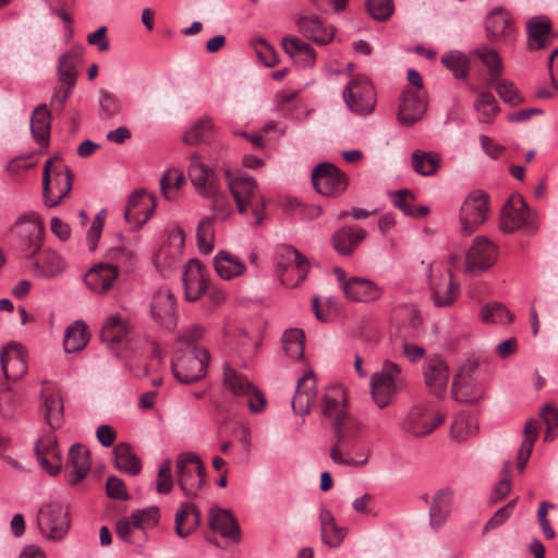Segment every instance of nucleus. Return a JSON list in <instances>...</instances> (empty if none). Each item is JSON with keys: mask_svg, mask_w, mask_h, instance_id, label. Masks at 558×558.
Segmentation results:
<instances>
[{"mask_svg": "<svg viewBox=\"0 0 558 558\" xmlns=\"http://www.w3.org/2000/svg\"><path fill=\"white\" fill-rule=\"evenodd\" d=\"M347 396L341 386L328 388L322 403L323 415L330 420L336 440L345 447H353L363 424L347 411Z\"/></svg>", "mask_w": 558, "mask_h": 558, "instance_id": "1", "label": "nucleus"}, {"mask_svg": "<svg viewBox=\"0 0 558 558\" xmlns=\"http://www.w3.org/2000/svg\"><path fill=\"white\" fill-rule=\"evenodd\" d=\"M404 387L402 369L391 361L384 362L381 369L374 373L371 378L372 396L379 409L387 407L393 396Z\"/></svg>", "mask_w": 558, "mask_h": 558, "instance_id": "2", "label": "nucleus"}, {"mask_svg": "<svg viewBox=\"0 0 558 558\" xmlns=\"http://www.w3.org/2000/svg\"><path fill=\"white\" fill-rule=\"evenodd\" d=\"M500 229L506 233L521 229L527 234H535L538 230L537 215L529 208L523 197L513 195L502 207Z\"/></svg>", "mask_w": 558, "mask_h": 558, "instance_id": "3", "label": "nucleus"}, {"mask_svg": "<svg viewBox=\"0 0 558 558\" xmlns=\"http://www.w3.org/2000/svg\"><path fill=\"white\" fill-rule=\"evenodd\" d=\"M177 483L183 494L194 498L205 485V468L201 458L193 452L180 453L175 463Z\"/></svg>", "mask_w": 558, "mask_h": 558, "instance_id": "4", "label": "nucleus"}, {"mask_svg": "<svg viewBox=\"0 0 558 558\" xmlns=\"http://www.w3.org/2000/svg\"><path fill=\"white\" fill-rule=\"evenodd\" d=\"M209 353L201 347H187L171 368L174 377L182 384H191L202 379L207 373Z\"/></svg>", "mask_w": 558, "mask_h": 558, "instance_id": "5", "label": "nucleus"}, {"mask_svg": "<svg viewBox=\"0 0 558 558\" xmlns=\"http://www.w3.org/2000/svg\"><path fill=\"white\" fill-rule=\"evenodd\" d=\"M52 161L48 159L44 166L43 195L48 207H54L71 192L73 172L64 166L51 170Z\"/></svg>", "mask_w": 558, "mask_h": 558, "instance_id": "6", "label": "nucleus"}, {"mask_svg": "<svg viewBox=\"0 0 558 558\" xmlns=\"http://www.w3.org/2000/svg\"><path fill=\"white\" fill-rule=\"evenodd\" d=\"M342 97L348 108L355 114L367 116L375 110L376 93L365 76L351 78L342 92Z\"/></svg>", "mask_w": 558, "mask_h": 558, "instance_id": "7", "label": "nucleus"}, {"mask_svg": "<svg viewBox=\"0 0 558 558\" xmlns=\"http://www.w3.org/2000/svg\"><path fill=\"white\" fill-rule=\"evenodd\" d=\"M225 387L236 397H246L247 404L252 412L258 413L264 410L266 399L260 390L251 383L244 375L238 373L231 367H226L223 372Z\"/></svg>", "mask_w": 558, "mask_h": 558, "instance_id": "8", "label": "nucleus"}, {"mask_svg": "<svg viewBox=\"0 0 558 558\" xmlns=\"http://www.w3.org/2000/svg\"><path fill=\"white\" fill-rule=\"evenodd\" d=\"M313 186L324 196L343 193L348 186V177L330 162H322L312 171Z\"/></svg>", "mask_w": 558, "mask_h": 558, "instance_id": "9", "label": "nucleus"}, {"mask_svg": "<svg viewBox=\"0 0 558 558\" xmlns=\"http://www.w3.org/2000/svg\"><path fill=\"white\" fill-rule=\"evenodd\" d=\"M43 225L35 214L25 215L17 219L13 232L17 245L27 256H33L39 251L43 238Z\"/></svg>", "mask_w": 558, "mask_h": 558, "instance_id": "10", "label": "nucleus"}, {"mask_svg": "<svg viewBox=\"0 0 558 558\" xmlns=\"http://www.w3.org/2000/svg\"><path fill=\"white\" fill-rule=\"evenodd\" d=\"M444 421L442 413H429L424 405L417 404L409 410L401 423V428L414 437H424L441 425Z\"/></svg>", "mask_w": 558, "mask_h": 558, "instance_id": "11", "label": "nucleus"}, {"mask_svg": "<svg viewBox=\"0 0 558 558\" xmlns=\"http://www.w3.org/2000/svg\"><path fill=\"white\" fill-rule=\"evenodd\" d=\"M488 213V195L476 191L471 193L463 202L460 210V221L462 232L473 233L482 225Z\"/></svg>", "mask_w": 558, "mask_h": 558, "instance_id": "12", "label": "nucleus"}, {"mask_svg": "<svg viewBox=\"0 0 558 558\" xmlns=\"http://www.w3.org/2000/svg\"><path fill=\"white\" fill-rule=\"evenodd\" d=\"M39 527L49 531L48 538L61 541L70 529L68 509L61 504L52 502L39 510Z\"/></svg>", "mask_w": 558, "mask_h": 558, "instance_id": "13", "label": "nucleus"}, {"mask_svg": "<svg viewBox=\"0 0 558 558\" xmlns=\"http://www.w3.org/2000/svg\"><path fill=\"white\" fill-rule=\"evenodd\" d=\"M427 110V100L424 92L407 87L400 96L398 121L404 126H411L418 122Z\"/></svg>", "mask_w": 558, "mask_h": 558, "instance_id": "14", "label": "nucleus"}, {"mask_svg": "<svg viewBox=\"0 0 558 558\" xmlns=\"http://www.w3.org/2000/svg\"><path fill=\"white\" fill-rule=\"evenodd\" d=\"M226 177L229 190L236 203L238 211L244 214L248 209V204H252L256 198L257 183L252 177L242 172L233 175L227 170Z\"/></svg>", "mask_w": 558, "mask_h": 558, "instance_id": "15", "label": "nucleus"}, {"mask_svg": "<svg viewBox=\"0 0 558 558\" xmlns=\"http://www.w3.org/2000/svg\"><path fill=\"white\" fill-rule=\"evenodd\" d=\"M496 259L495 244L485 236H476L466 253L465 271L486 270L495 264Z\"/></svg>", "mask_w": 558, "mask_h": 558, "instance_id": "16", "label": "nucleus"}, {"mask_svg": "<svg viewBox=\"0 0 558 558\" xmlns=\"http://www.w3.org/2000/svg\"><path fill=\"white\" fill-rule=\"evenodd\" d=\"M424 381L428 390L436 397L446 393L449 381V367L447 362L439 355L427 359L423 366Z\"/></svg>", "mask_w": 558, "mask_h": 558, "instance_id": "17", "label": "nucleus"}, {"mask_svg": "<svg viewBox=\"0 0 558 558\" xmlns=\"http://www.w3.org/2000/svg\"><path fill=\"white\" fill-rule=\"evenodd\" d=\"M185 299L187 301H197L208 289V271L204 264L198 259H191L183 275Z\"/></svg>", "mask_w": 558, "mask_h": 558, "instance_id": "18", "label": "nucleus"}, {"mask_svg": "<svg viewBox=\"0 0 558 558\" xmlns=\"http://www.w3.org/2000/svg\"><path fill=\"white\" fill-rule=\"evenodd\" d=\"M189 178L196 192L204 197L213 196L218 191L217 175L197 155L191 157Z\"/></svg>", "mask_w": 558, "mask_h": 558, "instance_id": "19", "label": "nucleus"}, {"mask_svg": "<svg viewBox=\"0 0 558 558\" xmlns=\"http://www.w3.org/2000/svg\"><path fill=\"white\" fill-rule=\"evenodd\" d=\"M475 366L462 368L453 378L451 392L459 402L472 403L483 398V387L473 376Z\"/></svg>", "mask_w": 558, "mask_h": 558, "instance_id": "20", "label": "nucleus"}, {"mask_svg": "<svg viewBox=\"0 0 558 558\" xmlns=\"http://www.w3.org/2000/svg\"><path fill=\"white\" fill-rule=\"evenodd\" d=\"M156 207L153 195L146 194L145 190H136L129 197L124 209V218L126 221L142 227L149 219Z\"/></svg>", "mask_w": 558, "mask_h": 558, "instance_id": "21", "label": "nucleus"}, {"mask_svg": "<svg viewBox=\"0 0 558 558\" xmlns=\"http://www.w3.org/2000/svg\"><path fill=\"white\" fill-rule=\"evenodd\" d=\"M391 319L402 338H415L420 335L422 317L413 304H399L393 307Z\"/></svg>", "mask_w": 558, "mask_h": 558, "instance_id": "22", "label": "nucleus"}, {"mask_svg": "<svg viewBox=\"0 0 558 558\" xmlns=\"http://www.w3.org/2000/svg\"><path fill=\"white\" fill-rule=\"evenodd\" d=\"M0 362L7 379L19 380L27 372L24 348L15 342L4 347L0 354Z\"/></svg>", "mask_w": 558, "mask_h": 558, "instance_id": "23", "label": "nucleus"}, {"mask_svg": "<svg viewBox=\"0 0 558 558\" xmlns=\"http://www.w3.org/2000/svg\"><path fill=\"white\" fill-rule=\"evenodd\" d=\"M119 276V269L111 264L100 263L92 267L84 276L86 287L94 293L108 292Z\"/></svg>", "mask_w": 558, "mask_h": 558, "instance_id": "24", "label": "nucleus"}, {"mask_svg": "<svg viewBox=\"0 0 558 558\" xmlns=\"http://www.w3.org/2000/svg\"><path fill=\"white\" fill-rule=\"evenodd\" d=\"M151 314L165 328L171 330L175 327V300L170 289L161 288L155 293Z\"/></svg>", "mask_w": 558, "mask_h": 558, "instance_id": "25", "label": "nucleus"}, {"mask_svg": "<svg viewBox=\"0 0 558 558\" xmlns=\"http://www.w3.org/2000/svg\"><path fill=\"white\" fill-rule=\"evenodd\" d=\"M316 395V379L314 373L310 371L298 380L295 393L291 401L293 411L300 415L308 414Z\"/></svg>", "mask_w": 558, "mask_h": 558, "instance_id": "26", "label": "nucleus"}, {"mask_svg": "<svg viewBox=\"0 0 558 558\" xmlns=\"http://www.w3.org/2000/svg\"><path fill=\"white\" fill-rule=\"evenodd\" d=\"M342 290L347 299L354 302H371L381 295V289L375 282L360 277L348 279Z\"/></svg>", "mask_w": 558, "mask_h": 558, "instance_id": "27", "label": "nucleus"}, {"mask_svg": "<svg viewBox=\"0 0 558 558\" xmlns=\"http://www.w3.org/2000/svg\"><path fill=\"white\" fill-rule=\"evenodd\" d=\"M83 61V48L76 47L70 51L63 53L59 58L57 68L58 80L60 83L74 88L77 75L78 66Z\"/></svg>", "mask_w": 558, "mask_h": 558, "instance_id": "28", "label": "nucleus"}, {"mask_svg": "<svg viewBox=\"0 0 558 558\" xmlns=\"http://www.w3.org/2000/svg\"><path fill=\"white\" fill-rule=\"evenodd\" d=\"M210 529L218 531L222 537L234 543L241 541V530L230 511L221 508H213L209 513Z\"/></svg>", "mask_w": 558, "mask_h": 558, "instance_id": "29", "label": "nucleus"}, {"mask_svg": "<svg viewBox=\"0 0 558 558\" xmlns=\"http://www.w3.org/2000/svg\"><path fill=\"white\" fill-rule=\"evenodd\" d=\"M69 463L73 468L69 474V484L75 486L86 477L90 470L89 451L80 444L72 445L69 450Z\"/></svg>", "mask_w": 558, "mask_h": 558, "instance_id": "30", "label": "nucleus"}, {"mask_svg": "<svg viewBox=\"0 0 558 558\" xmlns=\"http://www.w3.org/2000/svg\"><path fill=\"white\" fill-rule=\"evenodd\" d=\"M201 524V512L192 502H182L175 512L174 525L178 536L184 538Z\"/></svg>", "mask_w": 558, "mask_h": 558, "instance_id": "31", "label": "nucleus"}, {"mask_svg": "<svg viewBox=\"0 0 558 558\" xmlns=\"http://www.w3.org/2000/svg\"><path fill=\"white\" fill-rule=\"evenodd\" d=\"M366 236V231L360 227H343L331 238L333 248L342 255H351L355 247Z\"/></svg>", "mask_w": 558, "mask_h": 558, "instance_id": "32", "label": "nucleus"}, {"mask_svg": "<svg viewBox=\"0 0 558 558\" xmlns=\"http://www.w3.org/2000/svg\"><path fill=\"white\" fill-rule=\"evenodd\" d=\"M300 32L318 45H327L333 38L332 29L327 28L315 15L302 16L298 21Z\"/></svg>", "mask_w": 558, "mask_h": 558, "instance_id": "33", "label": "nucleus"}, {"mask_svg": "<svg viewBox=\"0 0 558 558\" xmlns=\"http://www.w3.org/2000/svg\"><path fill=\"white\" fill-rule=\"evenodd\" d=\"M283 257L289 263L287 266V272H296L298 280L295 282H289L286 276H282L281 281L283 284L290 288L298 287L301 282L306 279L310 264L307 258L293 246L283 247Z\"/></svg>", "mask_w": 558, "mask_h": 558, "instance_id": "34", "label": "nucleus"}, {"mask_svg": "<svg viewBox=\"0 0 558 558\" xmlns=\"http://www.w3.org/2000/svg\"><path fill=\"white\" fill-rule=\"evenodd\" d=\"M527 48L538 50L546 47L551 32L550 21L546 17H532L526 23Z\"/></svg>", "mask_w": 558, "mask_h": 558, "instance_id": "35", "label": "nucleus"}, {"mask_svg": "<svg viewBox=\"0 0 558 558\" xmlns=\"http://www.w3.org/2000/svg\"><path fill=\"white\" fill-rule=\"evenodd\" d=\"M485 29L489 40H506L510 32V21L502 8H495L487 14Z\"/></svg>", "mask_w": 558, "mask_h": 558, "instance_id": "36", "label": "nucleus"}, {"mask_svg": "<svg viewBox=\"0 0 558 558\" xmlns=\"http://www.w3.org/2000/svg\"><path fill=\"white\" fill-rule=\"evenodd\" d=\"M116 533L121 541L135 547H143L148 538L147 532L140 527L132 515L117 521Z\"/></svg>", "mask_w": 558, "mask_h": 558, "instance_id": "37", "label": "nucleus"}, {"mask_svg": "<svg viewBox=\"0 0 558 558\" xmlns=\"http://www.w3.org/2000/svg\"><path fill=\"white\" fill-rule=\"evenodd\" d=\"M442 165V157L437 151H425L415 149L411 155L413 170L423 177H430L437 173Z\"/></svg>", "mask_w": 558, "mask_h": 558, "instance_id": "38", "label": "nucleus"}, {"mask_svg": "<svg viewBox=\"0 0 558 558\" xmlns=\"http://www.w3.org/2000/svg\"><path fill=\"white\" fill-rule=\"evenodd\" d=\"M33 267L37 277L54 278L65 269L66 264L56 252L46 251L39 255Z\"/></svg>", "mask_w": 558, "mask_h": 558, "instance_id": "39", "label": "nucleus"}, {"mask_svg": "<svg viewBox=\"0 0 558 558\" xmlns=\"http://www.w3.org/2000/svg\"><path fill=\"white\" fill-rule=\"evenodd\" d=\"M452 492L448 488L438 490L429 508V522L434 529L441 526L451 509Z\"/></svg>", "mask_w": 558, "mask_h": 558, "instance_id": "40", "label": "nucleus"}, {"mask_svg": "<svg viewBox=\"0 0 558 558\" xmlns=\"http://www.w3.org/2000/svg\"><path fill=\"white\" fill-rule=\"evenodd\" d=\"M319 521L323 542L329 547H338L345 537L344 529L337 525L333 514L328 509L320 510Z\"/></svg>", "mask_w": 558, "mask_h": 558, "instance_id": "41", "label": "nucleus"}, {"mask_svg": "<svg viewBox=\"0 0 558 558\" xmlns=\"http://www.w3.org/2000/svg\"><path fill=\"white\" fill-rule=\"evenodd\" d=\"M214 268L217 275L225 280L241 276L246 269L240 259L225 251L215 255Z\"/></svg>", "mask_w": 558, "mask_h": 558, "instance_id": "42", "label": "nucleus"}, {"mask_svg": "<svg viewBox=\"0 0 558 558\" xmlns=\"http://www.w3.org/2000/svg\"><path fill=\"white\" fill-rule=\"evenodd\" d=\"M51 114L47 105H38L31 118V132L33 137L40 144H45L50 135Z\"/></svg>", "mask_w": 558, "mask_h": 558, "instance_id": "43", "label": "nucleus"}, {"mask_svg": "<svg viewBox=\"0 0 558 558\" xmlns=\"http://www.w3.org/2000/svg\"><path fill=\"white\" fill-rule=\"evenodd\" d=\"M116 466L130 475H137L142 470L140 458L126 442L118 444L113 449Z\"/></svg>", "mask_w": 558, "mask_h": 558, "instance_id": "44", "label": "nucleus"}, {"mask_svg": "<svg viewBox=\"0 0 558 558\" xmlns=\"http://www.w3.org/2000/svg\"><path fill=\"white\" fill-rule=\"evenodd\" d=\"M129 324L120 315H112L104 323L100 339L107 343H120L129 333Z\"/></svg>", "mask_w": 558, "mask_h": 558, "instance_id": "45", "label": "nucleus"}, {"mask_svg": "<svg viewBox=\"0 0 558 558\" xmlns=\"http://www.w3.org/2000/svg\"><path fill=\"white\" fill-rule=\"evenodd\" d=\"M87 342L88 335L84 322H74L66 328L63 339V348L66 353H74L82 350Z\"/></svg>", "mask_w": 558, "mask_h": 558, "instance_id": "46", "label": "nucleus"}, {"mask_svg": "<svg viewBox=\"0 0 558 558\" xmlns=\"http://www.w3.org/2000/svg\"><path fill=\"white\" fill-rule=\"evenodd\" d=\"M304 332L302 329L286 330L282 336L283 351L288 357L302 360L304 357Z\"/></svg>", "mask_w": 558, "mask_h": 558, "instance_id": "47", "label": "nucleus"}, {"mask_svg": "<svg viewBox=\"0 0 558 558\" xmlns=\"http://www.w3.org/2000/svg\"><path fill=\"white\" fill-rule=\"evenodd\" d=\"M473 108L480 113V121L483 123L493 122L500 111L495 96L489 92H481L473 104Z\"/></svg>", "mask_w": 558, "mask_h": 558, "instance_id": "48", "label": "nucleus"}, {"mask_svg": "<svg viewBox=\"0 0 558 558\" xmlns=\"http://www.w3.org/2000/svg\"><path fill=\"white\" fill-rule=\"evenodd\" d=\"M284 51L292 58H302V61L311 65L314 63L316 54L314 49L298 37H286L282 39Z\"/></svg>", "mask_w": 558, "mask_h": 558, "instance_id": "49", "label": "nucleus"}, {"mask_svg": "<svg viewBox=\"0 0 558 558\" xmlns=\"http://www.w3.org/2000/svg\"><path fill=\"white\" fill-rule=\"evenodd\" d=\"M488 86L494 88L500 99L510 107H517L524 101V97L511 81L499 78L496 82L488 83Z\"/></svg>", "mask_w": 558, "mask_h": 558, "instance_id": "50", "label": "nucleus"}, {"mask_svg": "<svg viewBox=\"0 0 558 558\" xmlns=\"http://www.w3.org/2000/svg\"><path fill=\"white\" fill-rule=\"evenodd\" d=\"M213 129L214 124L211 119L203 117L184 133L183 142L191 146L204 143L208 140Z\"/></svg>", "mask_w": 558, "mask_h": 558, "instance_id": "51", "label": "nucleus"}, {"mask_svg": "<svg viewBox=\"0 0 558 558\" xmlns=\"http://www.w3.org/2000/svg\"><path fill=\"white\" fill-rule=\"evenodd\" d=\"M473 53L481 59V61L487 66L489 74L488 83H493L501 78L504 64L501 58L499 57L496 50L488 48H477L473 51Z\"/></svg>", "mask_w": 558, "mask_h": 558, "instance_id": "52", "label": "nucleus"}, {"mask_svg": "<svg viewBox=\"0 0 558 558\" xmlns=\"http://www.w3.org/2000/svg\"><path fill=\"white\" fill-rule=\"evenodd\" d=\"M197 247L202 254H209L214 250L215 231L213 218L204 217L196 229Z\"/></svg>", "mask_w": 558, "mask_h": 558, "instance_id": "53", "label": "nucleus"}, {"mask_svg": "<svg viewBox=\"0 0 558 558\" xmlns=\"http://www.w3.org/2000/svg\"><path fill=\"white\" fill-rule=\"evenodd\" d=\"M45 418L53 429L61 426L63 420V401L58 395H46L44 398Z\"/></svg>", "mask_w": 558, "mask_h": 558, "instance_id": "54", "label": "nucleus"}, {"mask_svg": "<svg viewBox=\"0 0 558 558\" xmlns=\"http://www.w3.org/2000/svg\"><path fill=\"white\" fill-rule=\"evenodd\" d=\"M442 64L456 78H464L469 71V59L460 51H449L441 57Z\"/></svg>", "mask_w": 558, "mask_h": 558, "instance_id": "55", "label": "nucleus"}, {"mask_svg": "<svg viewBox=\"0 0 558 558\" xmlns=\"http://www.w3.org/2000/svg\"><path fill=\"white\" fill-rule=\"evenodd\" d=\"M477 425L474 418L460 414L456 416L451 424V437L458 441H463L466 438L476 434Z\"/></svg>", "mask_w": 558, "mask_h": 558, "instance_id": "56", "label": "nucleus"}, {"mask_svg": "<svg viewBox=\"0 0 558 558\" xmlns=\"http://www.w3.org/2000/svg\"><path fill=\"white\" fill-rule=\"evenodd\" d=\"M481 319L484 323L506 324L511 322L513 316L504 304L493 302L481 310Z\"/></svg>", "mask_w": 558, "mask_h": 558, "instance_id": "57", "label": "nucleus"}, {"mask_svg": "<svg viewBox=\"0 0 558 558\" xmlns=\"http://www.w3.org/2000/svg\"><path fill=\"white\" fill-rule=\"evenodd\" d=\"M366 10L373 20L385 22L392 15L395 4L392 0H366Z\"/></svg>", "mask_w": 558, "mask_h": 558, "instance_id": "58", "label": "nucleus"}, {"mask_svg": "<svg viewBox=\"0 0 558 558\" xmlns=\"http://www.w3.org/2000/svg\"><path fill=\"white\" fill-rule=\"evenodd\" d=\"M120 104L114 95L107 90L99 94V116L102 120L116 117L120 112Z\"/></svg>", "mask_w": 558, "mask_h": 558, "instance_id": "59", "label": "nucleus"}, {"mask_svg": "<svg viewBox=\"0 0 558 558\" xmlns=\"http://www.w3.org/2000/svg\"><path fill=\"white\" fill-rule=\"evenodd\" d=\"M449 276L451 277V272H449ZM458 286L450 280L445 284L444 291H441L440 288H433L432 290V298L434 300V303L436 306H448L450 305L457 293Z\"/></svg>", "mask_w": 558, "mask_h": 558, "instance_id": "60", "label": "nucleus"}, {"mask_svg": "<svg viewBox=\"0 0 558 558\" xmlns=\"http://www.w3.org/2000/svg\"><path fill=\"white\" fill-rule=\"evenodd\" d=\"M132 518L135 522L147 532V529L154 527L160 518L159 508L158 507H148L142 510L134 511Z\"/></svg>", "mask_w": 558, "mask_h": 558, "instance_id": "61", "label": "nucleus"}, {"mask_svg": "<svg viewBox=\"0 0 558 558\" xmlns=\"http://www.w3.org/2000/svg\"><path fill=\"white\" fill-rule=\"evenodd\" d=\"M391 199L393 206L399 208L404 215L413 216L414 215V194L409 190H399L397 192H392Z\"/></svg>", "mask_w": 558, "mask_h": 558, "instance_id": "62", "label": "nucleus"}, {"mask_svg": "<svg viewBox=\"0 0 558 558\" xmlns=\"http://www.w3.org/2000/svg\"><path fill=\"white\" fill-rule=\"evenodd\" d=\"M106 215L107 213L105 209L98 211L92 222L89 230L87 231L86 241L90 252H94L97 248L98 241L104 229Z\"/></svg>", "mask_w": 558, "mask_h": 558, "instance_id": "63", "label": "nucleus"}, {"mask_svg": "<svg viewBox=\"0 0 558 558\" xmlns=\"http://www.w3.org/2000/svg\"><path fill=\"white\" fill-rule=\"evenodd\" d=\"M173 487V477L171 473V461L166 459L158 468V481L156 489L159 494H168Z\"/></svg>", "mask_w": 558, "mask_h": 558, "instance_id": "64", "label": "nucleus"}]
</instances>
